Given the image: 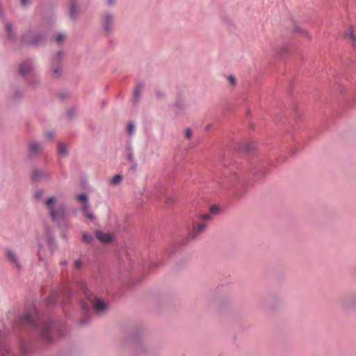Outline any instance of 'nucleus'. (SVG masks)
<instances>
[{
    "instance_id": "obj_3",
    "label": "nucleus",
    "mask_w": 356,
    "mask_h": 356,
    "mask_svg": "<svg viewBox=\"0 0 356 356\" xmlns=\"http://www.w3.org/2000/svg\"><path fill=\"white\" fill-rule=\"evenodd\" d=\"M341 36L345 39L349 40L353 44L356 41V38L353 33V27L351 25H346L341 31Z\"/></svg>"
},
{
    "instance_id": "obj_29",
    "label": "nucleus",
    "mask_w": 356,
    "mask_h": 356,
    "mask_svg": "<svg viewBox=\"0 0 356 356\" xmlns=\"http://www.w3.org/2000/svg\"><path fill=\"white\" fill-rule=\"evenodd\" d=\"M6 30H7V32L10 34V32H11V26H10V24H7L6 25Z\"/></svg>"
},
{
    "instance_id": "obj_6",
    "label": "nucleus",
    "mask_w": 356,
    "mask_h": 356,
    "mask_svg": "<svg viewBox=\"0 0 356 356\" xmlns=\"http://www.w3.org/2000/svg\"><path fill=\"white\" fill-rule=\"evenodd\" d=\"M23 323H26L31 327H34L36 324V318L35 314L33 312H28L22 318Z\"/></svg>"
},
{
    "instance_id": "obj_31",
    "label": "nucleus",
    "mask_w": 356,
    "mask_h": 356,
    "mask_svg": "<svg viewBox=\"0 0 356 356\" xmlns=\"http://www.w3.org/2000/svg\"><path fill=\"white\" fill-rule=\"evenodd\" d=\"M113 3H114V0H108V3L109 5H111V4H113Z\"/></svg>"
},
{
    "instance_id": "obj_30",
    "label": "nucleus",
    "mask_w": 356,
    "mask_h": 356,
    "mask_svg": "<svg viewBox=\"0 0 356 356\" xmlns=\"http://www.w3.org/2000/svg\"><path fill=\"white\" fill-rule=\"evenodd\" d=\"M35 196L36 197H40L42 196V191H38L35 193Z\"/></svg>"
},
{
    "instance_id": "obj_11",
    "label": "nucleus",
    "mask_w": 356,
    "mask_h": 356,
    "mask_svg": "<svg viewBox=\"0 0 356 356\" xmlns=\"http://www.w3.org/2000/svg\"><path fill=\"white\" fill-rule=\"evenodd\" d=\"M52 247L50 244L48 245L47 250H44L42 246H40L38 255L40 259H44L46 257L51 254Z\"/></svg>"
},
{
    "instance_id": "obj_28",
    "label": "nucleus",
    "mask_w": 356,
    "mask_h": 356,
    "mask_svg": "<svg viewBox=\"0 0 356 356\" xmlns=\"http://www.w3.org/2000/svg\"><path fill=\"white\" fill-rule=\"evenodd\" d=\"M30 0H21V3L23 6H27L29 3Z\"/></svg>"
},
{
    "instance_id": "obj_26",
    "label": "nucleus",
    "mask_w": 356,
    "mask_h": 356,
    "mask_svg": "<svg viewBox=\"0 0 356 356\" xmlns=\"http://www.w3.org/2000/svg\"><path fill=\"white\" fill-rule=\"evenodd\" d=\"M60 74V69L58 67H57L56 69H54V76L55 77H57Z\"/></svg>"
},
{
    "instance_id": "obj_35",
    "label": "nucleus",
    "mask_w": 356,
    "mask_h": 356,
    "mask_svg": "<svg viewBox=\"0 0 356 356\" xmlns=\"http://www.w3.org/2000/svg\"><path fill=\"white\" fill-rule=\"evenodd\" d=\"M33 42H34L35 44H37V43H38V40H35Z\"/></svg>"
},
{
    "instance_id": "obj_1",
    "label": "nucleus",
    "mask_w": 356,
    "mask_h": 356,
    "mask_svg": "<svg viewBox=\"0 0 356 356\" xmlns=\"http://www.w3.org/2000/svg\"><path fill=\"white\" fill-rule=\"evenodd\" d=\"M46 210L54 221H58L65 217V207L56 197H49L44 201Z\"/></svg>"
},
{
    "instance_id": "obj_33",
    "label": "nucleus",
    "mask_w": 356,
    "mask_h": 356,
    "mask_svg": "<svg viewBox=\"0 0 356 356\" xmlns=\"http://www.w3.org/2000/svg\"><path fill=\"white\" fill-rule=\"evenodd\" d=\"M210 127H211V125H210V124H208V125H207V127H206V129H207V130H209V129H210Z\"/></svg>"
},
{
    "instance_id": "obj_27",
    "label": "nucleus",
    "mask_w": 356,
    "mask_h": 356,
    "mask_svg": "<svg viewBox=\"0 0 356 356\" xmlns=\"http://www.w3.org/2000/svg\"><path fill=\"white\" fill-rule=\"evenodd\" d=\"M228 80L231 84L234 85L235 83V79L233 76H229Z\"/></svg>"
},
{
    "instance_id": "obj_23",
    "label": "nucleus",
    "mask_w": 356,
    "mask_h": 356,
    "mask_svg": "<svg viewBox=\"0 0 356 356\" xmlns=\"http://www.w3.org/2000/svg\"><path fill=\"white\" fill-rule=\"evenodd\" d=\"M135 127L132 123H129L128 125L127 131L129 134H132L134 132Z\"/></svg>"
},
{
    "instance_id": "obj_21",
    "label": "nucleus",
    "mask_w": 356,
    "mask_h": 356,
    "mask_svg": "<svg viewBox=\"0 0 356 356\" xmlns=\"http://www.w3.org/2000/svg\"><path fill=\"white\" fill-rule=\"evenodd\" d=\"M65 35L63 33L58 34V35L56 36V41L58 43H62L63 42L65 41Z\"/></svg>"
},
{
    "instance_id": "obj_15",
    "label": "nucleus",
    "mask_w": 356,
    "mask_h": 356,
    "mask_svg": "<svg viewBox=\"0 0 356 356\" xmlns=\"http://www.w3.org/2000/svg\"><path fill=\"white\" fill-rule=\"evenodd\" d=\"M58 151L60 155L65 156L67 153V146L64 143H60L58 146Z\"/></svg>"
},
{
    "instance_id": "obj_10",
    "label": "nucleus",
    "mask_w": 356,
    "mask_h": 356,
    "mask_svg": "<svg viewBox=\"0 0 356 356\" xmlns=\"http://www.w3.org/2000/svg\"><path fill=\"white\" fill-rule=\"evenodd\" d=\"M76 199L81 202L83 204L82 210L83 211H86L89 209L90 205L88 202V197L85 194H79L76 195Z\"/></svg>"
},
{
    "instance_id": "obj_13",
    "label": "nucleus",
    "mask_w": 356,
    "mask_h": 356,
    "mask_svg": "<svg viewBox=\"0 0 356 356\" xmlns=\"http://www.w3.org/2000/svg\"><path fill=\"white\" fill-rule=\"evenodd\" d=\"M29 152L31 154H36L41 149L40 145L37 142H33L29 145Z\"/></svg>"
},
{
    "instance_id": "obj_5",
    "label": "nucleus",
    "mask_w": 356,
    "mask_h": 356,
    "mask_svg": "<svg viewBox=\"0 0 356 356\" xmlns=\"http://www.w3.org/2000/svg\"><path fill=\"white\" fill-rule=\"evenodd\" d=\"M102 25L106 32L109 33L113 25V17L110 13H105L102 17Z\"/></svg>"
},
{
    "instance_id": "obj_4",
    "label": "nucleus",
    "mask_w": 356,
    "mask_h": 356,
    "mask_svg": "<svg viewBox=\"0 0 356 356\" xmlns=\"http://www.w3.org/2000/svg\"><path fill=\"white\" fill-rule=\"evenodd\" d=\"M90 302L93 305L94 309L97 312H103L106 310L107 305L105 302L99 298H93L90 299Z\"/></svg>"
},
{
    "instance_id": "obj_9",
    "label": "nucleus",
    "mask_w": 356,
    "mask_h": 356,
    "mask_svg": "<svg viewBox=\"0 0 356 356\" xmlns=\"http://www.w3.org/2000/svg\"><path fill=\"white\" fill-rule=\"evenodd\" d=\"M50 329L51 324L49 323H45L41 327V335L47 341L51 339Z\"/></svg>"
},
{
    "instance_id": "obj_8",
    "label": "nucleus",
    "mask_w": 356,
    "mask_h": 356,
    "mask_svg": "<svg viewBox=\"0 0 356 356\" xmlns=\"http://www.w3.org/2000/svg\"><path fill=\"white\" fill-rule=\"evenodd\" d=\"M97 238L102 243H107L112 241L113 236L108 233H104L102 231H96Z\"/></svg>"
},
{
    "instance_id": "obj_25",
    "label": "nucleus",
    "mask_w": 356,
    "mask_h": 356,
    "mask_svg": "<svg viewBox=\"0 0 356 356\" xmlns=\"http://www.w3.org/2000/svg\"><path fill=\"white\" fill-rule=\"evenodd\" d=\"M81 265H82V262L80 259H78V260H76L74 261V266L76 268H79L81 267Z\"/></svg>"
},
{
    "instance_id": "obj_7",
    "label": "nucleus",
    "mask_w": 356,
    "mask_h": 356,
    "mask_svg": "<svg viewBox=\"0 0 356 356\" xmlns=\"http://www.w3.org/2000/svg\"><path fill=\"white\" fill-rule=\"evenodd\" d=\"M49 177V175L42 170H35L32 172L31 178L34 181L44 180Z\"/></svg>"
},
{
    "instance_id": "obj_24",
    "label": "nucleus",
    "mask_w": 356,
    "mask_h": 356,
    "mask_svg": "<svg viewBox=\"0 0 356 356\" xmlns=\"http://www.w3.org/2000/svg\"><path fill=\"white\" fill-rule=\"evenodd\" d=\"M184 135L187 139H190L192 137L193 134L192 131L188 129L185 131Z\"/></svg>"
},
{
    "instance_id": "obj_18",
    "label": "nucleus",
    "mask_w": 356,
    "mask_h": 356,
    "mask_svg": "<svg viewBox=\"0 0 356 356\" xmlns=\"http://www.w3.org/2000/svg\"><path fill=\"white\" fill-rule=\"evenodd\" d=\"M211 215H217L220 213L221 209L217 205H212L210 209Z\"/></svg>"
},
{
    "instance_id": "obj_2",
    "label": "nucleus",
    "mask_w": 356,
    "mask_h": 356,
    "mask_svg": "<svg viewBox=\"0 0 356 356\" xmlns=\"http://www.w3.org/2000/svg\"><path fill=\"white\" fill-rule=\"evenodd\" d=\"M211 214H201L197 217L196 220L193 222L192 229L189 233L191 238H196L200 234L204 233L207 228V222L211 220Z\"/></svg>"
},
{
    "instance_id": "obj_20",
    "label": "nucleus",
    "mask_w": 356,
    "mask_h": 356,
    "mask_svg": "<svg viewBox=\"0 0 356 356\" xmlns=\"http://www.w3.org/2000/svg\"><path fill=\"white\" fill-rule=\"evenodd\" d=\"M143 90V85H138L134 91V99H138L140 97V92Z\"/></svg>"
},
{
    "instance_id": "obj_19",
    "label": "nucleus",
    "mask_w": 356,
    "mask_h": 356,
    "mask_svg": "<svg viewBox=\"0 0 356 356\" xmlns=\"http://www.w3.org/2000/svg\"><path fill=\"white\" fill-rule=\"evenodd\" d=\"M82 240L86 243H91L93 241V238L90 234H88L87 233L83 234Z\"/></svg>"
},
{
    "instance_id": "obj_17",
    "label": "nucleus",
    "mask_w": 356,
    "mask_h": 356,
    "mask_svg": "<svg viewBox=\"0 0 356 356\" xmlns=\"http://www.w3.org/2000/svg\"><path fill=\"white\" fill-rule=\"evenodd\" d=\"M122 180V177L120 175H115L111 180V184L116 186L119 184Z\"/></svg>"
},
{
    "instance_id": "obj_34",
    "label": "nucleus",
    "mask_w": 356,
    "mask_h": 356,
    "mask_svg": "<svg viewBox=\"0 0 356 356\" xmlns=\"http://www.w3.org/2000/svg\"><path fill=\"white\" fill-rule=\"evenodd\" d=\"M86 297H88V298L89 300H90V299H91V298H94V297H93V296H91L90 297H89V296H88V295H86Z\"/></svg>"
},
{
    "instance_id": "obj_16",
    "label": "nucleus",
    "mask_w": 356,
    "mask_h": 356,
    "mask_svg": "<svg viewBox=\"0 0 356 356\" xmlns=\"http://www.w3.org/2000/svg\"><path fill=\"white\" fill-rule=\"evenodd\" d=\"M8 257L9 259H10V260L13 263V264H15L16 265V266H17V268H19V263H18V261H17V257H16L15 254L13 252H11V251H8Z\"/></svg>"
},
{
    "instance_id": "obj_12",
    "label": "nucleus",
    "mask_w": 356,
    "mask_h": 356,
    "mask_svg": "<svg viewBox=\"0 0 356 356\" xmlns=\"http://www.w3.org/2000/svg\"><path fill=\"white\" fill-rule=\"evenodd\" d=\"M31 64L29 62L23 63L19 67V72L22 75L27 74L31 70Z\"/></svg>"
},
{
    "instance_id": "obj_14",
    "label": "nucleus",
    "mask_w": 356,
    "mask_h": 356,
    "mask_svg": "<svg viewBox=\"0 0 356 356\" xmlns=\"http://www.w3.org/2000/svg\"><path fill=\"white\" fill-rule=\"evenodd\" d=\"M0 356H10L7 346L3 343H0Z\"/></svg>"
},
{
    "instance_id": "obj_22",
    "label": "nucleus",
    "mask_w": 356,
    "mask_h": 356,
    "mask_svg": "<svg viewBox=\"0 0 356 356\" xmlns=\"http://www.w3.org/2000/svg\"><path fill=\"white\" fill-rule=\"evenodd\" d=\"M83 212L85 216H86L90 220H95V215L92 213L89 212L88 209L86 211H83Z\"/></svg>"
},
{
    "instance_id": "obj_32",
    "label": "nucleus",
    "mask_w": 356,
    "mask_h": 356,
    "mask_svg": "<svg viewBox=\"0 0 356 356\" xmlns=\"http://www.w3.org/2000/svg\"><path fill=\"white\" fill-rule=\"evenodd\" d=\"M60 56H61V53L58 52V54H57V59L58 60Z\"/></svg>"
}]
</instances>
